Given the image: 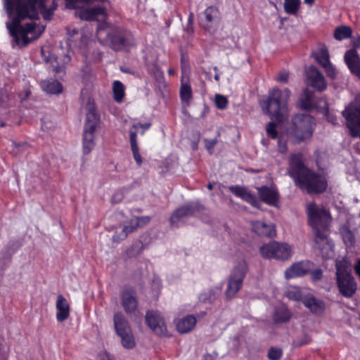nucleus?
<instances>
[{"instance_id":"6e6552de","label":"nucleus","mask_w":360,"mask_h":360,"mask_svg":"<svg viewBox=\"0 0 360 360\" xmlns=\"http://www.w3.org/2000/svg\"><path fill=\"white\" fill-rule=\"evenodd\" d=\"M100 123V115L94 105L88 108L83 132V152L89 154L95 146V131Z\"/></svg>"},{"instance_id":"58836bf2","label":"nucleus","mask_w":360,"mask_h":360,"mask_svg":"<svg viewBox=\"0 0 360 360\" xmlns=\"http://www.w3.org/2000/svg\"><path fill=\"white\" fill-rule=\"evenodd\" d=\"M55 8H48L46 3L38 7L37 13H40L45 20H50L53 15Z\"/></svg>"},{"instance_id":"a878e982","label":"nucleus","mask_w":360,"mask_h":360,"mask_svg":"<svg viewBox=\"0 0 360 360\" xmlns=\"http://www.w3.org/2000/svg\"><path fill=\"white\" fill-rule=\"evenodd\" d=\"M40 86L48 94H59L63 90V84L55 79H49L41 82Z\"/></svg>"},{"instance_id":"338daca9","label":"nucleus","mask_w":360,"mask_h":360,"mask_svg":"<svg viewBox=\"0 0 360 360\" xmlns=\"http://www.w3.org/2000/svg\"><path fill=\"white\" fill-rule=\"evenodd\" d=\"M316 0H304V2L305 4H307L309 6H311L314 4Z\"/></svg>"},{"instance_id":"603ef678","label":"nucleus","mask_w":360,"mask_h":360,"mask_svg":"<svg viewBox=\"0 0 360 360\" xmlns=\"http://www.w3.org/2000/svg\"><path fill=\"white\" fill-rule=\"evenodd\" d=\"M129 142L131 147L137 146V129H131L129 131Z\"/></svg>"},{"instance_id":"bf43d9fd","label":"nucleus","mask_w":360,"mask_h":360,"mask_svg":"<svg viewBox=\"0 0 360 360\" xmlns=\"http://www.w3.org/2000/svg\"><path fill=\"white\" fill-rule=\"evenodd\" d=\"M277 80L280 82L287 83L288 80V73L286 72H281L278 75Z\"/></svg>"},{"instance_id":"2eb2a0df","label":"nucleus","mask_w":360,"mask_h":360,"mask_svg":"<svg viewBox=\"0 0 360 360\" xmlns=\"http://www.w3.org/2000/svg\"><path fill=\"white\" fill-rule=\"evenodd\" d=\"M200 205L196 202H188L178 207L170 217V226L172 227H178L181 219L194 215L196 212L200 211Z\"/></svg>"},{"instance_id":"4be33fe9","label":"nucleus","mask_w":360,"mask_h":360,"mask_svg":"<svg viewBox=\"0 0 360 360\" xmlns=\"http://www.w3.org/2000/svg\"><path fill=\"white\" fill-rule=\"evenodd\" d=\"M56 308L57 309L56 319L58 322H63L68 319L70 307L66 298L61 294L57 297Z\"/></svg>"},{"instance_id":"6e6d98bb","label":"nucleus","mask_w":360,"mask_h":360,"mask_svg":"<svg viewBox=\"0 0 360 360\" xmlns=\"http://www.w3.org/2000/svg\"><path fill=\"white\" fill-rule=\"evenodd\" d=\"M150 126H151V123H150V122H146V123H143V124L139 122L137 124H134L132 125V129H137V128L139 127H141L143 129V131L141 132V134L143 135L145 133V131L148 130L150 127Z\"/></svg>"},{"instance_id":"c9c22d12","label":"nucleus","mask_w":360,"mask_h":360,"mask_svg":"<svg viewBox=\"0 0 360 360\" xmlns=\"http://www.w3.org/2000/svg\"><path fill=\"white\" fill-rule=\"evenodd\" d=\"M119 337H120L122 345L124 348L131 349L136 346L135 339L131 332L119 335Z\"/></svg>"},{"instance_id":"c03bdc74","label":"nucleus","mask_w":360,"mask_h":360,"mask_svg":"<svg viewBox=\"0 0 360 360\" xmlns=\"http://www.w3.org/2000/svg\"><path fill=\"white\" fill-rule=\"evenodd\" d=\"M41 53L44 60L46 63L53 64L54 62H56L57 57L50 51H46L44 49H41Z\"/></svg>"},{"instance_id":"dca6fc26","label":"nucleus","mask_w":360,"mask_h":360,"mask_svg":"<svg viewBox=\"0 0 360 360\" xmlns=\"http://www.w3.org/2000/svg\"><path fill=\"white\" fill-rule=\"evenodd\" d=\"M121 304L127 314L134 313L138 307L136 291L131 286L124 287L121 292Z\"/></svg>"},{"instance_id":"1a4fd4ad","label":"nucleus","mask_w":360,"mask_h":360,"mask_svg":"<svg viewBox=\"0 0 360 360\" xmlns=\"http://www.w3.org/2000/svg\"><path fill=\"white\" fill-rule=\"evenodd\" d=\"M336 283L340 293L345 297H352L357 290V284L347 266L342 263L336 264Z\"/></svg>"},{"instance_id":"a19ab883","label":"nucleus","mask_w":360,"mask_h":360,"mask_svg":"<svg viewBox=\"0 0 360 360\" xmlns=\"http://www.w3.org/2000/svg\"><path fill=\"white\" fill-rule=\"evenodd\" d=\"M277 125L274 122H270L267 124L266 127V131L267 136L271 139H278V131H277Z\"/></svg>"},{"instance_id":"b1692460","label":"nucleus","mask_w":360,"mask_h":360,"mask_svg":"<svg viewBox=\"0 0 360 360\" xmlns=\"http://www.w3.org/2000/svg\"><path fill=\"white\" fill-rule=\"evenodd\" d=\"M252 231L259 236L273 238L276 235V229L271 224H267L262 221L252 223Z\"/></svg>"},{"instance_id":"a18cd8bd","label":"nucleus","mask_w":360,"mask_h":360,"mask_svg":"<svg viewBox=\"0 0 360 360\" xmlns=\"http://www.w3.org/2000/svg\"><path fill=\"white\" fill-rule=\"evenodd\" d=\"M135 226L139 227H143L150 221V217L148 216L136 217L133 218Z\"/></svg>"},{"instance_id":"393cba45","label":"nucleus","mask_w":360,"mask_h":360,"mask_svg":"<svg viewBox=\"0 0 360 360\" xmlns=\"http://www.w3.org/2000/svg\"><path fill=\"white\" fill-rule=\"evenodd\" d=\"M113 321L115 329L118 336L131 332L127 319L122 313H115L113 316Z\"/></svg>"},{"instance_id":"4468645a","label":"nucleus","mask_w":360,"mask_h":360,"mask_svg":"<svg viewBox=\"0 0 360 360\" xmlns=\"http://www.w3.org/2000/svg\"><path fill=\"white\" fill-rule=\"evenodd\" d=\"M346 124L352 137L360 136V108L349 105L342 111Z\"/></svg>"},{"instance_id":"052dcab7","label":"nucleus","mask_w":360,"mask_h":360,"mask_svg":"<svg viewBox=\"0 0 360 360\" xmlns=\"http://www.w3.org/2000/svg\"><path fill=\"white\" fill-rule=\"evenodd\" d=\"M311 342V338L309 336L305 335L300 341L297 342V346L302 347L303 345L310 344Z\"/></svg>"},{"instance_id":"37998d69","label":"nucleus","mask_w":360,"mask_h":360,"mask_svg":"<svg viewBox=\"0 0 360 360\" xmlns=\"http://www.w3.org/2000/svg\"><path fill=\"white\" fill-rule=\"evenodd\" d=\"M215 105L218 109L224 110L226 108L228 105L227 98L222 95L217 94L215 96Z\"/></svg>"},{"instance_id":"bb28decb","label":"nucleus","mask_w":360,"mask_h":360,"mask_svg":"<svg viewBox=\"0 0 360 360\" xmlns=\"http://www.w3.org/2000/svg\"><path fill=\"white\" fill-rule=\"evenodd\" d=\"M83 15L87 20H95L101 15H106V8L101 5L90 7L84 11Z\"/></svg>"},{"instance_id":"4c0bfd02","label":"nucleus","mask_w":360,"mask_h":360,"mask_svg":"<svg viewBox=\"0 0 360 360\" xmlns=\"http://www.w3.org/2000/svg\"><path fill=\"white\" fill-rule=\"evenodd\" d=\"M143 249V243L141 240H138L134 243L130 248L128 249L127 253L130 257H136L142 252Z\"/></svg>"},{"instance_id":"473e14b6","label":"nucleus","mask_w":360,"mask_h":360,"mask_svg":"<svg viewBox=\"0 0 360 360\" xmlns=\"http://www.w3.org/2000/svg\"><path fill=\"white\" fill-rule=\"evenodd\" d=\"M301 4L300 0H284L283 8L286 13L295 15Z\"/></svg>"},{"instance_id":"f704fd0d","label":"nucleus","mask_w":360,"mask_h":360,"mask_svg":"<svg viewBox=\"0 0 360 360\" xmlns=\"http://www.w3.org/2000/svg\"><path fill=\"white\" fill-rule=\"evenodd\" d=\"M344 243L347 245H353L355 243V238L348 226H344L340 229Z\"/></svg>"},{"instance_id":"f8f14e48","label":"nucleus","mask_w":360,"mask_h":360,"mask_svg":"<svg viewBox=\"0 0 360 360\" xmlns=\"http://www.w3.org/2000/svg\"><path fill=\"white\" fill-rule=\"evenodd\" d=\"M352 49L345 53L344 60L350 72L360 77V57L357 51L360 48V35L352 39Z\"/></svg>"},{"instance_id":"cd10ccee","label":"nucleus","mask_w":360,"mask_h":360,"mask_svg":"<svg viewBox=\"0 0 360 360\" xmlns=\"http://www.w3.org/2000/svg\"><path fill=\"white\" fill-rule=\"evenodd\" d=\"M274 258L285 260L290 257L291 249L287 243H279L277 242V248L274 249Z\"/></svg>"},{"instance_id":"39448f33","label":"nucleus","mask_w":360,"mask_h":360,"mask_svg":"<svg viewBox=\"0 0 360 360\" xmlns=\"http://www.w3.org/2000/svg\"><path fill=\"white\" fill-rule=\"evenodd\" d=\"M290 95V91L287 88L283 91L278 88L270 90L268 96L259 102L263 112L271 120L282 122L283 119L282 112L287 107Z\"/></svg>"},{"instance_id":"4d7b16f0","label":"nucleus","mask_w":360,"mask_h":360,"mask_svg":"<svg viewBox=\"0 0 360 360\" xmlns=\"http://www.w3.org/2000/svg\"><path fill=\"white\" fill-rule=\"evenodd\" d=\"M126 233L121 231L120 233L115 232L112 236V241L115 243H120L126 238Z\"/></svg>"},{"instance_id":"f3484780","label":"nucleus","mask_w":360,"mask_h":360,"mask_svg":"<svg viewBox=\"0 0 360 360\" xmlns=\"http://www.w3.org/2000/svg\"><path fill=\"white\" fill-rule=\"evenodd\" d=\"M307 83L319 91H322L326 89V83L323 75L313 65L309 66L307 72Z\"/></svg>"},{"instance_id":"69168bd1","label":"nucleus","mask_w":360,"mask_h":360,"mask_svg":"<svg viewBox=\"0 0 360 360\" xmlns=\"http://www.w3.org/2000/svg\"><path fill=\"white\" fill-rule=\"evenodd\" d=\"M82 2L89 4L94 1L105 2L106 0H82Z\"/></svg>"},{"instance_id":"0e129e2a","label":"nucleus","mask_w":360,"mask_h":360,"mask_svg":"<svg viewBox=\"0 0 360 360\" xmlns=\"http://www.w3.org/2000/svg\"><path fill=\"white\" fill-rule=\"evenodd\" d=\"M13 146L15 147V148H20V147H22L24 146H26L27 143H18V142H15V141H13Z\"/></svg>"},{"instance_id":"c85d7f7f","label":"nucleus","mask_w":360,"mask_h":360,"mask_svg":"<svg viewBox=\"0 0 360 360\" xmlns=\"http://www.w3.org/2000/svg\"><path fill=\"white\" fill-rule=\"evenodd\" d=\"M113 99L115 102L121 103L125 96V87L119 80H115L112 84Z\"/></svg>"},{"instance_id":"f257e3e1","label":"nucleus","mask_w":360,"mask_h":360,"mask_svg":"<svg viewBox=\"0 0 360 360\" xmlns=\"http://www.w3.org/2000/svg\"><path fill=\"white\" fill-rule=\"evenodd\" d=\"M288 172L295 185L309 194L323 193L327 189L326 177L307 167L301 153L291 155Z\"/></svg>"},{"instance_id":"0eeeda50","label":"nucleus","mask_w":360,"mask_h":360,"mask_svg":"<svg viewBox=\"0 0 360 360\" xmlns=\"http://www.w3.org/2000/svg\"><path fill=\"white\" fill-rule=\"evenodd\" d=\"M316 127L314 117L309 114H297L291 120L290 136L300 143L311 138Z\"/></svg>"},{"instance_id":"a211bd4d","label":"nucleus","mask_w":360,"mask_h":360,"mask_svg":"<svg viewBox=\"0 0 360 360\" xmlns=\"http://www.w3.org/2000/svg\"><path fill=\"white\" fill-rule=\"evenodd\" d=\"M204 20L202 26L207 31H210L214 25H217L221 20V13L217 7L208 6L203 12Z\"/></svg>"},{"instance_id":"5fc2aeb1","label":"nucleus","mask_w":360,"mask_h":360,"mask_svg":"<svg viewBox=\"0 0 360 360\" xmlns=\"http://www.w3.org/2000/svg\"><path fill=\"white\" fill-rule=\"evenodd\" d=\"M278 150L281 154H285L288 151L287 142L281 138L278 139Z\"/></svg>"},{"instance_id":"412c9836","label":"nucleus","mask_w":360,"mask_h":360,"mask_svg":"<svg viewBox=\"0 0 360 360\" xmlns=\"http://www.w3.org/2000/svg\"><path fill=\"white\" fill-rule=\"evenodd\" d=\"M179 97L184 107H188L190 105L193 98V91L189 78L188 77H186L185 75H181Z\"/></svg>"},{"instance_id":"7ed1b4c3","label":"nucleus","mask_w":360,"mask_h":360,"mask_svg":"<svg viewBox=\"0 0 360 360\" xmlns=\"http://www.w3.org/2000/svg\"><path fill=\"white\" fill-rule=\"evenodd\" d=\"M258 196L246 187L240 185L230 186L229 191L236 197L249 203L255 208H259L261 201L270 206H276L279 201V193L275 188L262 186L257 187Z\"/></svg>"},{"instance_id":"aec40b11","label":"nucleus","mask_w":360,"mask_h":360,"mask_svg":"<svg viewBox=\"0 0 360 360\" xmlns=\"http://www.w3.org/2000/svg\"><path fill=\"white\" fill-rule=\"evenodd\" d=\"M302 303L311 314L316 316L323 314L326 309V304L324 301L316 298L311 294L305 295L302 300Z\"/></svg>"},{"instance_id":"680f3d73","label":"nucleus","mask_w":360,"mask_h":360,"mask_svg":"<svg viewBox=\"0 0 360 360\" xmlns=\"http://www.w3.org/2000/svg\"><path fill=\"white\" fill-rule=\"evenodd\" d=\"M66 6L69 8H75L77 7V4L79 2L82 1V0H65Z\"/></svg>"},{"instance_id":"c756f323","label":"nucleus","mask_w":360,"mask_h":360,"mask_svg":"<svg viewBox=\"0 0 360 360\" xmlns=\"http://www.w3.org/2000/svg\"><path fill=\"white\" fill-rule=\"evenodd\" d=\"M292 316L291 312L285 307H279L275 309L274 313V321L276 323L288 322Z\"/></svg>"},{"instance_id":"864d4df0","label":"nucleus","mask_w":360,"mask_h":360,"mask_svg":"<svg viewBox=\"0 0 360 360\" xmlns=\"http://www.w3.org/2000/svg\"><path fill=\"white\" fill-rule=\"evenodd\" d=\"M204 141H205L206 149L211 154L212 153V150H213L214 146L217 143V139H205Z\"/></svg>"},{"instance_id":"5701e85b","label":"nucleus","mask_w":360,"mask_h":360,"mask_svg":"<svg viewBox=\"0 0 360 360\" xmlns=\"http://www.w3.org/2000/svg\"><path fill=\"white\" fill-rule=\"evenodd\" d=\"M197 323L195 316L189 314L179 319L176 323L177 331L181 334L188 333L193 330Z\"/></svg>"},{"instance_id":"8fccbe9b","label":"nucleus","mask_w":360,"mask_h":360,"mask_svg":"<svg viewBox=\"0 0 360 360\" xmlns=\"http://www.w3.org/2000/svg\"><path fill=\"white\" fill-rule=\"evenodd\" d=\"M134 223L135 222L134 219H131L128 224L124 226L122 231L126 233V237H127L129 233L134 232L138 228V226H135Z\"/></svg>"},{"instance_id":"20e7f679","label":"nucleus","mask_w":360,"mask_h":360,"mask_svg":"<svg viewBox=\"0 0 360 360\" xmlns=\"http://www.w3.org/2000/svg\"><path fill=\"white\" fill-rule=\"evenodd\" d=\"M309 224L313 229L315 242L322 248L328 243V234L331 218L329 212L323 208H318L314 205L308 207Z\"/></svg>"},{"instance_id":"3c124183","label":"nucleus","mask_w":360,"mask_h":360,"mask_svg":"<svg viewBox=\"0 0 360 360\" xmlns=\"http://www.w3.org/2000/svg\"><path fill=\"white\" fill-rule=\"evenodd\" d=\"M311 275V278L313 281H320L323 277V271L321 269H316L314 270L311 271V267H309V273Z\"/></svg>"},{"instance_id":"72a5a7b5","label":"nucleus","mask_w":360,"mask_h":360,"mask_svg":"<svg viewBox=\"0 0 360 360\" xmlns=\"http://www.w3.org/2000/svg\"><path fill=\"white\" fill-rule=\"evenodd\" d=\"M277 248V242L273 241L268 244L263 245L259 252L264 259L274 258V249Z\"/></svg>"},{"instance_id":"e2e57ef3","label":"nucleus","mask_w":360,"mask_h":360,"mask_svg":"<svg viewBox=\"0 0 360 360\" xmlns=\"http://www.w3.org/2000/svg\"><path fill=\"white\" fill-rule=\"evenodd\" d=\"M354 270L356 275L358 276L360 281V259H358L354 264Z\"/></svg>"},{"instance_id":"79ce46f5","label":"nucleus","mask_w":360,"mask_h":360,"mask_svg":"<svg viewBox=\"0 0 360 360\" xmlns=\"http://www.w3.org/2000/svg\"><path fill=\"white\" fill-rule=\"evenodd\" d=\"M283 355V350L278 347H271L268 351L267 356L269 360H279Z\"/></svg>"},{"instance_id":"6ab92c4d","label":"nucleus","mask_w":360,"mask_h":360,"mask_svg":"<svg viewBox=\"0 0 360 360\" xmlns=\"http://www.w3.org/2000/svg\"><path fill=\"white\" fill-rule=\"evenodd\" d=\"M313 264L309 261L300 262L292 264L289 268L285 271V278L288 280L301 277L305 276L309 273V267Z\"/></svg>"},{"instance_id":"ea45409f","label":"nucleus","mask_w":360,"mask_h":360,"mask_svg":"<svg viewBox=\"0 0 360 360\" xmlns=\"http://www.w3.org/2000/svg\"><path fill=\"white\" fill-rule=\"evenodd\" d=\"M286 297L289 300H292L294 301H302L303 300L304 296H303L302 291L300 289L294 288L287 291Z\"/></svg>"},{"instance_id":"f03ea898","label":"nucleus","mask_w":360,"mask_h":360,"mask_svg":"<svg viewBox=\"0 0 360 360\" xmlns=\"http://www.w3.org/2000/svg\"><path fill=\"white\" fill-rule=\"evenodd\" d=\"M27 18L38 20L39 17L20 15L19 13H15V16L11 22L7 24L11 36L16 45L20 47L26 46L32 41L37 39L45 30L44 26L37 27L34 22H27L24 26L21 25L22 20Z\"/></svg>"},{"instance_id":"9d476101","label":"nucleus","mask_w":360,"mask_h":360,"mask_svg":"<svg viewBox=\"0 0 360 360\" xmlns=\"http://www.w3.org/2000/svg\"><path fill=\"white\" fill-rule=\"evenodd\" d=\"M248 271V263L245 259L240 261L233 269L230 274L226 290V296L228 299L233 298L241 289Z\"/></svg>"},{"instance_id":"ddd939ff","label":"nucleus","mask_w":360,"mask_h":360,"mask_svg":"<svg viewBox=\"0 0 360 360\" xmlns=\"http://www.w3.org/2000/svg\"><path fill=\"white\" fill-rule=\"evenodd\" d=\"M146 323L159 337L167 335V328L162 315L158 311L148 310L146 314Z\"/></svg>"},{"instance_id":"09e8293b","label":"nucleus","mask_w":360,"mask_h":360,"mask_svg":"<svg viewBox=\"0 0 360 360\" xmlns=\"http://www.w3.org/2000/svg\"><path fill=\"white\" fill-rule=\"evenodd\" d=\"M323 68L328 77L331 79H334L336 77V70L331 63Z\"/></svg>"},{"instance_id":"13d9d810","label":"nucleus","mask_w":360,"mask_h":360,"mask_svg":"<svg viewBox=\"0 0 360 360\" xmlns=\"http://www.w3.org/2000/svg\"><path fill=\"white\" fill-rule=\"evenodd\" d=\"M180 62L182 75H184L185 70L187 67H188L189 65L184 54H181Z\"/></svg>"},{"instance_id":"49530a36","label":"nucleus","mask_w":360,"mask_h":360,"mask_svg":"<svg viewBox=\"0 0 360 360\" xmlns=\"http://www.w3.org/2000/svg\"><path fill=\"white\" fill-rule=\"evenodd\" d=\"M193 20H194V14L193 12H190L188 16L187 24L184 28L185 31L189 34H192L194 32L193 28Z\"/></svg>"},{"instance_id":"9b49d317","label":"nucleus","mask_w":360,"mask_h":360,"mask_svg":"<svg viewBox=\"0 0 360 360\" xmlns=\"http://www.w3.org/2000/svg\"><path fill=\"white\" fill-rule=\"evenodd\" d=\"M46 0H15L14 4L8 1V8H15V13L20 15L37 16V8L41 6Z\"/></svg>"},{"instance_id":"423d86ee","label":"nucleus","mask_w":360,"mask_h":360,"mask_svg":"<svg viewBox=\"0 0 360 360\" xmlns=\"http://www.w3.org/2000/svg\"><path fill=\"white\" fill-rule=\"evenodd\" d=\"M103 32L106 35L110 47L115 51H120L134 45L132 32L124 27L114 25L106 30L105 25H99L96 30V37L98 40L102 39Z\"/></svg>"},{"instance_id":"de8ad7c7","label":"nucleus","mask_w":360,"mask_h":360,"mask_svg":"<svg viewBox=\"0 0 360 360\" xmlns=\"http://www.w3.org/2000/svg\"><path fill=\"white\" fill-rule=\"evenodd\" d=\"M131 149L134 159L136 161V165L139 167H141L143 163V159L139 153V146H137L131 147Z\"/></svg>"},{"instance_id":"2f4dec72","label":"nucleus","mask_w":360,"mask_h":360,"mask_svg":"<svg viewBox=\"0 0 360 360\" xmlns=\"http://www.w3.org/2000/svg\"><path fill=\"white\" fill-rule=\"evenodd\" d=\"M352 34V28L349 26L342 25L338 27L333 34L334 38L338 41H342L350 38Z\"/></svg>"},{"instance_id":"7c9ffc66","label":"nucleus","mask_w":360,"mask_h":360,"mask_svg":"<svg viewBox=\"0 0 360 360\" xmlns=\"http://www.w3.org/2000/svg\"><path fill=\"white\" fill-rule=\"evenodd\" d=\"M314 58L316 61L321 66L328 65L330 61V56L328 50L326 46L321 47L316 53H314Z\"/></svg>"},{"instance_id":"e433bc0d","label":"nucleus","mask_w":360,"mask_h":360,"mask_svg":"<svg viewBox=\"0 0 360 360\" xmlns=\"http://www.w3.org/2000/svg\"><path fill=\"white\" fill-rule=\"evenodd\" d=\"M300 105L304 110L312 108L311 95L307 89L304 90L303 95L300 98Z\"/></svg>"},{"instance_id":"774afa93","label":"nucleus","mask_w":360,"mask_h":360,"mask_svg":"<svg viewBox=\"0 0 360 360\" xmlns=\"http://www.w3.org/2000/svg\"><path fill=\"white\" fill-rule=\"evenodd\" d=\"M214 79L217 81V82H219V79H220V76H219V74L218 72H217L214 75Z\"/></svg>"}]
</instances>
